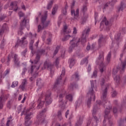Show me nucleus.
Segmentation results:
<instances>
[{
    "label": "nucleus",
    "mask_w": 126,
    "mask_h": 126,
    "mask_svg": "<svg viewBox=\"0 0 126 126\" xmlns=\"http://www.w3.org/2000/svg\"><path fill=\"white\" fill-rule=\"evenodd\" d=\"M45 68H47L48 70L50 71V74H54V66L51 65V63H48V62H45L44 64V67L42 68V70H44Z\"/></svg>",
    "instance_id": "14"
},
{
    "label": "nucleus",
    "mask_w": 126,
    "mask_h": 126,
    "mask_svg": "<svg viewBox=\"0 0 126 126\" xmlns=\"http://www.w3.org/2000/svg\"><path fill=\"white\" fill-rule=\"evenodd\" d=\"M98 123H99V120L98 118L96 116L94 117V119H93V126H97L98 125Z\"/></svg>",
    "instance_id": "26"
},
{
    "label": "nucleus",
    "mask_w": 126,
    "mask_h": 126,
    "mask_svg": "<svg viewBox=\"0 0 126 126\" xmlns=\"http://www.w3.org/2000/svg\"><path fill=\"white\" fill-rule=\"evenodd\" d=\"M45 49H39L36 52V56L35 59L33 62L34 64H37L38 62L40 61V59L41 58V56L42 55H44L45 54Z\"/></svg>",
    "instance_id": "12"
},
{
    "label": "nucleus",
    "mask_w": 126,
    "mask_h": 126,
    "mask_svg": "<svg viewBox=\"0 0 126 126\" xmlns=\"http://www.w3.org/2000/svg\"><path fill=\"white\" fill-rule=\"evenodd\" d=\"M90 32V29L89 28L86 29L82 33L81 39L78 38L77 37H73V39L70 41V46L69 48V53H71V52H72V49H74V48H75V47H77V46H78V44H79L80 42L82 43V44H84V43H86V38L88 37Z\"/></svg>",
    "instance_id": "1"
},
{
    "label": "nucleus",
    "mask_w": 126,
    "mask_h": 126,
    "mask_svg": "<svg viewBox=\"0 0 126 126\" xmlns=\"http://www.w3.org/2000/svg\"><path fill=\"white\" fill-rule=\"evenodd\" d=\"M29 111H30V109H28L26 111H25V110H23L21 113L22 116L23 115H26L25 123V126H29L32 124L30 120H31V116L32 115V113H29Z\"/></svg>",
    "instance_id": "8"
},
{
    "label": "nucleus",
    "mask_w": 126,
    "mask_h": 126,
    "mask_svg": "<svg viewBox=\"0 0 126 126\" xmlns=\"http://www.w3.org/2000/svg\"><path fill=\"white\" fill-rule=\"evenodd\" d=\"M114 81H115V84L117 86L120 85V76L117 75L114 77Z\"/></svg>",
    "instance_id": "29"
},
{
    "label": "nucleus",
    "mask_w": 126,
    "mask_h": 126,
    "mask_svg": "<svg viewBox=\"0 0 126 126\" xmlns=\"http://www.w3.org/2000/svg\"><path fill=\"white\" fill-rule=\"evenodd\" d=\"M26 71H27V68H26V67H25L23 69V71L22 72V75H25V72Z\"/></svg>",
    "instance_id": "52"
},
{
    "label": "nucleus",
    "mask_w": 126,
    "mask_h": 126,
    "mask_svg": "<svg viewBox=\"0 0 126 126\" xmlns=\"http://www.w3.org/2000/svg\"><path fill=\"white\" fill-rule=\"evenodd\" d=\"M87 18L85 16V15H83V17L81 18V24H84L85 22H86V19Z\"/></svg>",
    "instance_id": "38"
},
{
    "label": "nucleus",
    "mask_w": 126,
    "mask_h": 126,
    "mask_svg": "<svg viewBox=\"0 0 126 126\" xmlns=\"http://www.w3.org/2000/svg\"><path fill=\"white\" fill-rule=\"evenodd\" d=\"M112 57V52H109L107 55L106 58V63H107L105 64L103 63L104 62V52L100 51L99 52V55L98 58V59L96 60V64H98L100 66V68H99L100 72H103L106 69V66L108 65V63H110L111 61V57Z\"/></svg>",
    "instance_id": "3"
},
{
    "label": "nucleus",
    "mask_w": 126,
    "mask_h": 126,
    "mask_svg": "<svg viewBox=\"0 0 126 126\" xmlns=\"http://www.w3.org/2000/svg\"><path fill=\"white\" fill-rule=\"evenodd\" d=\"M91 87L90 88L88 95L90 96V97L88 98L87 104L88 107L90 108V105L91 104V100L93 98L94 101L95 100V94H94V89L95 91H97V82L96 80L91 81Z\"/></svg>",
    "instance_id": "4"
},
{
    "label": "nucleus",
    "mask_w": 126,
    "mask_h": 126,
    "mask_svg": "<svg viewBox=\"0 0 126 126\" xmlns=\"http://www.w3.org/2000/svg\"><path fill=\"white\" fill-rule=\"evenodd\" d=\"M122 41V37H121V33H118L115 36V40L112 41L111 48L115 47V49L119 48V43Z\"/></svg>",
    "instance_id": "10"
},
{
    "label": "nucleus",
    "mask_w": 126,
    "mask_h": 126,
    "mask_svg": "<svg viewBox=\"0 0 126 126\" xmlns=\"http://www.w3.org/2000/svg\"><path fill=\"white\" fill-rule=\"evenodd\" d=\"M26 37L24 36L21 38V40H18L17 43L15 45V47H17L19 46L23 48V47L25 46L27 44H28V42L26 40Z\"/></svg>",
    "instance_id": "13"
},
{
    "label": "nucleus",
    "mask_w": 126,
    "mask_h": 126,
    "mask_svg": "<svg viewBox=\"0 0 126 126\" xmlns=\"http://www.w3.org/2000/svg\"><path fill=\"white\" fill-rule=\"evenodd\" d=\"M73 96L71 94H68L66 96V99L69 100L70 102H72Z\"/></svg>",
    "instance_id": "40"
},
{
    "label": "nucleus",
    "mask_w": 126,
    "mask_h": 126,
    "mask_svg": "<svg viewBox=\"0 0 126 126\" xmlns=\"http://www.w3.org/2000/svg\"><path fill=\"white\" fill-rule=\"evenodd\" d=\"M84 63H88V60H87V58L84 59L81 62V64H84Z\"/></svg>",
    "instance_id": "43"
},
{
    "label": "nucleus",
    "mask_w": 126,
    "mask_h": 126,
    "mask_svg": "<svg viewBox=\"0 0 126 126\" xmlns=\"http://www.w3.org/2000/svg\"><path fill=\"white\" fill-rule=\"evenodd\" d=\"M44 103L45 102H44V101H40L37 106V109L39 110V109H41V108H42L43 106H44Z\"/></svg>",
    "instance_id": "35"
},
{
    "label": "nucleus",
    "mask_w": 126,
    "mask_h": 126,
    "mask_svg": "<svg viewBox=\"0 0 126 126\" xmlns=\"http://www.w3.org/2000/svg\"><path fill=\"white\" fill-rule=\"evenodd\" d=\"M112 109L111 107L108 106L106 108L104 111V118L105 119L103 120V126H106V119H108V115L110 114V112H111V109Z\"/></svg>",
    "instance_id": "18"
},
{
    "label": "nucleus",
    "mask_w": 126,
    "mask_h": 126,
    "mask_svg": "<svg viewBox=\"0 0 126 126\" xmlns=\"http://www.w3.org/2000/svg\"><path fill=\"white\" fill-rule=\"evenodd\" d=\"M108 92V91L107 90V88H105V90L103 91L102 93V96L101 97V99L103 101L102 102L101 100H97L96 103L98 104H96L94 105V109L93 110V116L94 117L95 115L96 114V113L98 112V110H99V108L98 107L100 106V105H104L105 103H107V93Z\"/></svg>",
    "instance_id": "5"
},
{
    "label": "nucleus",
    "mask_w": 126,
    "mask_h": 126,
    "mask_svg": "<svg viewBox=\"0 0 126 126\" xmlns=\"http://www.w3.org/2000/svg\"><path fill=\"white\" fill-rule=\"evenodd\" d=\"M71 15L74 16V19L76 20H79V9H77L76 11L74 10H71Z\"/></svg>",
    "instance_id": "19"
},
{
    "label": "nucleus",
    "mask_w": 126,
    "mask_h": 126,
    "mask_svg": "<svg viewBox=\"0 0 126 126\" xmlns=\"http://www.w3.org/2000/svg\"><path fill=\"white\" fill-rule=\"evenodd\" d=\"M39 66H37V65H32L31 68L30 73L32 74V77L30 78L31 81H33L37 76H38V70H39Z\"/></svg>",
    "instance_id": "9"
},
{
    "label": "nucleus",
    "mask_w": 126,
    "mask_h": 126,
    "mask_svg": "<svg viewBox=\"0 0 126 126\" xmlns=\"http://www.w3.org/2000/svg\"><path fill=\"white\" fill-rule=\"evenodd\" d=\"M123 124H124V120H120L119 122V126H121L122 125H123Z\"/></svg>",
    "instance_id": "61"
},
{
    "label": "nucleus",
    "mask_w": 126,
    "mask_h": 126,
    "mask_svg": "<svg viewBox=\"0 0 126 126\" xmlns=\"http://www.w3.org/2000/svg\"><path fill=\"white\" fill-rule=\"evenodd\" d=\"M125 50H126V47L124 48L122 53L120 55V61H122V59H123V57H124V54L126 53V52H125Z\"/></svg>",
    "instance_id": "49"
},
{
    "label": "nucleus",
    "mask_w": 126,
    "mask_h": 126,
    "mask_svg": "<svg viewBox=\"0 0 126 126\" xmlns=\"http://www.w3.org/2000/svg\"><path fill=\"white\" fill-rule=\"evenodd\" d=\"M46 33L47 32H46V31H44L43 32V34L42 36V38L43 40H45V39H46Z\"/></svg>",
    "instance_id": "56"
},
{
    "label": "nucleus",
    "mask_w": 126,
    "mask_h": 126,
    "mask_svg": "<svg viewBox=\"0 0 126 126\" xmlns=\"http://www.w3.org/2000/svg\"><path fill=\"white\" fill-rule=\"evenodd\" d=\"M126 8V5L124 3L121 2L120 6L118 7L119 11H123L124 10V8Z\"/></svg>",
    "instance_id": "32"
},
{
    "label": "nucleus",
    "mask_w": 126,
    "mask_h": 126,
    "mask_svg": "<svg viewBox=\"0 0 126 126\" xmlns=\"http://www.w3.org/2000/svg\"><path fill=\"white\" fill-rule=\"evenodd\" d=\"M113 113L114 114H117V113H118V109L117 107L113 108Z\"/></svg>",
    "instance_id": "59"
},
{
    "label": "nucleus",
    "mask_w": 126,
    "mask_h": 126,
    "mask_svg": "<svg viewBox=\"0 0 126 126\" xmlns=\"http://www.w3.org/2000/svg\"><path fill=\"white\" fill-rule=\"evenodd\" d=\"M105 44H106V40H105L103 35H100L98 40L99 47H103V46H105Z\"/></svg>",
    "instance_id": "20"
},
{
    "label": "nucleus",
    "mask_w": 126,
    "mask_h": 126,
    "mask_svg": "<svg viewBox=\"0 0 126 126\" xmlns=\"http://www.w3.org/2000/svg\"><path fill=\"white\" fill-rule=\"evenodd\" d=\"M11 9H13L14 11H17V9H18V7H17V4L15 2H11L10 4Z\"/></svg>",
    "instance_id": "24"
},
{
    "label": "nucleus",
    "mask_w": 126,
    "mask_h": 126,
    "mask_svg": "<svg viewBox=\"0 0 126 126\" xmlns=\"http://www.w3.org/2000/svg\"><path fill=\"white\" fill-rule=\"evenodd\" d=\"M3 107V104L2 103V97H0V109H1Z\"/></svg>",
    "instance_id": "50"
},
{
    "label": "nucleus",
    "mask_w": 126,
    "mask_h": 126,
    "mask_svg": "<svg viewBox=\"0 0 126 126\" xmlns=\"http://www.w3.org/2000/svg\"><path fill=\"white\" fill-rule=\"evenodd\" d=\"M22 109V107L21 106H19L18 107V113H20V112H21Z\"/></svg>",
    "instance_id": "63"
},
{
    "label": "nucleus",
    "mask_w": 126,
    "mask_h": 126,
    "mask_svg": "<svg viewBox=\"0 0 126 126\" xmlns=\"http://www.w3.org/2000/svg\"><path fill=\"white\" fill-rule=\"evenodd\" d=\"M59 62H60V58H57L55 61V64H56V67H58V66L60 63Z\"/></svg>",
    "instance_id": "47"
},
{
    "label": "nucleus",
    "mask_w": 126,
    "mask_h": 126,
    "mask_svg": "<svg viewBox=\"0 0 126 126\" xmlns=\"http://www.w3.org/2000/svg\"><path fill=\"white\" fill-rule=\"evenodd\" d=\"M91 71V66L89 64L88 66V71L89 72V71Z\"/></svg>",
    "instance_id": "64"
},
{
    "label": "nucleus",
    "mask_w": 126,
    "mask_h": 126,
    "mask_svg": "<svg viewBox=\"0 0 126 126\" xmlns=\"http://www.w3.org/2000/svg\"><path fill=\"white\" fill-rule=\"evenodd\" d=\"M97 77V71L94 70V72H93L92 77Z\"/></svg>",
    "instance_id": "55"
},
{
    "label": "nucleus",
    "mask_w": 126,
    "mask_h": 126,
    "mask_svg": "<svg viewBox=\"0 0 126 126\" xmlns=\"http://www.w3.org/2000/svg\"><path fill=\"white\" fill-rule=\"evenodd\" d=\"M12 119V117L10 116L9 118H8V121H7L6 126H9V123L11 122L12 120H11Z\"/></svg>",
    "instance_id": "45"
},
{
    "label": "nucleus",
    "mask_w": 126,
    "mask_h": 126,
    "mask_svg": "<svg viewBox=\"0 0 126 126\" xmlns=\"http://www.w3.org/2000/svg\"><path fill=\"white\" fill-rule=\"evenodd\" d=\"M81 103H82V101H81V99H79L78 100H77V101H76L75 102V108H77L78 107H79V106H80V105H81Z\"/></svg>",
    "instance_id": "36"
},
{
    "label": "nucleus",
    "mask_w": 126,
    "mask_h": 126,
    "mask_svg": "<svg viewBox=\"0 0 126 126\" xmlns=\"http://www.w3.org/2000/svg\"><path fill=\"white\" fill-rule=\"evenodd\" d=\"M8 73H9V69H7L3 73V78H4V77H5V76H6V75H7V74H8Z\"/></svg>",
    "instance_id": "46"
},
{
    "label": "nucleus",
    "mask_w": 126,
    "mask_h": 126,
    "mask_svg": "<svg viewBox=\"0 0 126 126\" xmlns=\"http://www.w3.org/2000/svg\"><path fill=\"white\" fill-rule=\"evenodd\" d=\"M69 67L71 68L74 64L75 63V60L73 59H71L69 60Z\"/></svg>",
    "instance_id": "30"
},
{
    "label": "nucleus",
    "mask_w": 126,
    "mask_h": 126,
    "mask_svg": "<svg viewBox=\"0 0 126 126\" xmlns=\"http://www.w3.org/2000/svg\"><path fill=\"white\" fill-rule=\"evenodd\" d=\"M67 6H65V8L63 9L62 10V12L64 14H66V9H67Z\"/></svg>",
    "instance_id": "53"
},
{
    "label": "nucleus",
    "mask_w": 126,
    "mask_h": 126,
    "mask_svg": "<svg viewBox=\"0 0 126 126\" xmlns=\"http://www.w3.org/2000/svg\"><path fill=\"white\" fill-rule=\"evenodd\" d=\"M104 23L105 26H106L107 31H109V30H110V28L112 26V23L109 22V21L107 20L106 17H104L102 21L100 23V27H103V24H104Z\"/></svg>",
    "instance_id": "16"
},
{
    "label": "nucleus",
    "mask_w": 126,
    "mask_h": 126,
    "mask_svg": "<svg viewBox=\"0 0 126 126\" xmlns=\"http://www.w3.org/2000/svg\"><path fill=\"white\" fill-rule=\"evenodd\" d=\"M27 83V80L26 79L23 80L21 85L20 86V88L22 89L23 91H24V89H25V85Z\"/></svg>",
    "instance_id": "27"
},
{
    "label": "nucleus",
    "mask_w": 126,
    "mask_h": 126,
    "mask_svg": "<svg viewBox=\"0 0 126 126\" xmlns=\"http://www.w3.org/2000/svg\"><path fill=\"white\" fill-rule=\"evenodd\" d=\"M70 37H71V36H70V35H66L64 37V38H63L62 39V41L63 42L67 41V40H68V39H69L70 38Z\"/></svg>",
    "instance_id": "39"
},
{
    "label": "nucleus",
    "mask_w": 126,
    "mask_h": 126,
    "mask_svg": "<svg viewBox=\"0 0 126 126\" xmlns=\"http://www.w3.org/2000/svg\"><path fill=\"white\" fill-rule=\"evenodd\" d=\"M19 16L20 17H23V16H24V14L22 12H19Z\"/></svg>",
    "instance_id": "60"
},
{
    "label": "nucleus",
    "mask_w": 126,
    "mask_h": 126,
    "mask_svg": "<svg viewBox=\"0 0 126 126\" xmlns=\"http://www.w3.org/2000/svg\"><path fill=\"white\" fill-rule=\"evenodd\" d=\"M64 74H65V70H64V68H63L62 71V73L60 77L58 78L56 80L54 87V89L55 90L58 89L57 90V97H59V103H60V106H63V104L64 103V102L63 101V98L65 96L66 94V92H65V90H60V89H59V88L58 87H59L60 80H62V78H63V76H64Z\"/></svg>",
    "instance_id": "2"
},
{
    "label": "nucleus",
    "mask_w": 126,
    "mask_h": 126,
    "mask_svg": "<svg viewBox=\"0 0 126 126\" xmlns=\"http://www.w3.org/2000/svg\"><path fill=\"white\" fill-rule=\"evenodd\" d=\"M82 122H83V117L81 116L79 118V121L76 124V126H81L82 125Z\"/></svg>",
    "instance_id": "31"
},
{
    "label": "nucleus",
    "mask_w": 126,
    "mask_h": 126,
    "mask_svg": "<svg viewBox=\"0 0 126 126\" xmlns=\"http://www.w3.org/2000/svg\"><path fill=\"white\" fill-rule=\"evenodd\" d=\"M81 11L84 13V12H86V11H87V6H86V5H83L82 6L81 8Z\"/></svg>",
    "instance_id": "37"
},
{
    "label": "nucleus",
    "mask_w": 126,
    "mask_h": 126,
    "mask_svg": "<svg viewBox=\"0 0 126 126\" xmlns=\"http://www.w3.org/2000/svg\"><path fill=\"white\" fill-rule=\"evenodd\" d=\"M45 112H47V109L46 108L40 112L39 114L37 117L40 124H44V123H45V116L44 115V113H45Z\"/></svg>",
    "instance_id": "15"
},
{
    "label": "nucleus",
    "mask_w": 126,
    "mask_h": 126,
    "mask_svg": "<svg viewBox=\"0 0 126 126\" xmlns=\"http://www.w3.org/2000/svg\"><path fill=\"white\" fill-rule=\"evenodd\" d=\"M36 85L40 88H42L44 86V82L41 79H38L36 81Z\"/></svg>",
    "instance_id": "23"
},
{
    "label": "nucleus",
    "mask_w": 126,
    "mask_h": 126,
    "mask_svg": "<svg viewBox=\"0 0 126 126\" xmlns=\"http://www.w3.org/2000/svg\"><path fill=\"white\" fill-rule=\"evenodd\" d=\"M51 93H50L49 94H47L45 95V105L46 106L50 105V104H51L52 102H53V99H52V97H51Z\"/></svg>",
    "instance_id": "17"
},
{
    "label": "nucleus",
    "mask_w": 126,
    "mask_h": 126,
    "mask_svg": "<svg viewBox=\"0 0 126 126\" xmlns=\"http://www.w3.org/2000/svg\"><path fill=\"white\" fill-rule=\"evenodd\" d=\"M4 30H8V27L7 26V25H6L5 24H4L2 27V29L0 30V35H1V34H3L4 32Z\"/></svg>",
    "instance_id": "25"
},
{
    "label": "nucleus",
    "mask_w": 126,
    "mask_h": 126,
    "mask_svg": "<svg viewBox=\"0 0 126 126\" xmlns=\"http://www.w3.org/2000/svg\"><path fill=\"white\" fill-rule=\"evenodd\" d=\"M36 36H37V34L35 33L34 34H32V32H30L29 34V37L31 39V41L30 42V45H33L34 43V39L36 38Z\"/></svg>",
    "instance_id": "22"
},
{
    "label": "nucleus",
    "mask_w": 126,
    "mask_h": 126,
    "mask_svg": "<svg viewBox=\"0 0 126 126\" xmlns=\"http://www.w3.org/2000/svg\"><path fill=\"white\" fill-rule=\"evenodd\" d=\"M54 3V1H51L47 5V9H51L52 6H53V4Z\"/></svg>",
    "instance_id": "41"
},
{
    "label": "nucleus",
    "mask_w": 126,
    "mask_h": 126,
    "mask_svg": "<svg viewBox=\"0 0 126 126\" xmlns=\"http://www.w3.org/2000/svg\"><path fill=\"white\" fill-rule=\"evenodd\" d=\"M58 5H55L54 7H53V8L52 9V14L53 15H55L56 14V13L57 12V11L58 10Z\"/></svg>",
    "instance_id": "34"
},
{
    "label": "nucleus",
    "mask_w": 126,
    "mask_h": 126,
    "mask_svg": "<svg viewBox=\"0 0 126 126\" xmlns=\"http://www.w3.org/2000/svg\"><path fill=\"white\" fill-rule=\"evenodd\" d=\"M126 61L122 63V64L119 65L118 67L116 68H114L112 71L113 74H117L118 73V71L120 70L121 72H124L125 71V69H126Z\"/></svg>",
    "instance_id": "11"
},
{
    "label": "nucleus",
    "mask_w": 126,
    "mask_h": 126,
    "mask_svg": "<svg viewBox=\"0 0 126 126\" xmlns=\"http://www.w3.org/2000/svg\"><path fill=\"white\" fill-rule=\"evenodd\" d=\"M17 85H18V82L14 81L13 82L11 86V87H12V88H14V87H16V86H17Z\"/></svg>",
    "instance_id": "44"
},
{
    "label": "nucleus",
    "mask_w": 126,
    "mask_h": 126,
    "mask_svg": "<svg viewBox=\"0 0 126 126\" xmlns=\"http://www.w3.org/2000/svg\"><path fill=\"white\" fill-rule=\"evenodd\" d=\"M117 94H118V93H117L116 91H113L112 92V96L113 97H116V96H117Z\"/></svg>",
    "instance_id": "51"
},
{
    "label": "nucleus",
    "mask_w": 126,
    "mask_h": 126,
    "mask_svg": "<svg viewBox=\"0 0 126 126\" xmlns=\"http://www.w3.org/2000/svg\"><path fill=\"white\" fill-rule=\"evenodd\" d=\"M71 32L70 30L67 29V27L66 26H64L63 27V33L64 34H69Z\"/></svg>",
    "instance_id": "33"
},
{
    "label": "nucleus",
    "mask_w": 126,
    "mask_h": 126,
    "mask_svg": "<svg viewBox=\"0 0 126 126\" xmlns=\"http://www.w3.org/2000/svg\"><path fill=\"white\" fill-rule=\"evenodd\" d=\"M6 17V16L3 15L2 16H0V22L4 20V19Z\"/></svg>",
    "instance_id": "54"
},
{
    "label": "nucleus",
    "mask_w": 126,
    "mask_h": 126,
    "mask_svg": "<svg viewBox=\"0 0 126 126\" xmlns=\"http://www.w3.org/2000/svg\"><path fill=\"white\" fill-rule=\"evenodd\" d=\"M72 78L73 79H74V80H75L76 81L79 80V74H78V73H75V74H73L72 76Z\"/></svg>",
    "instance_id": "28"
},
{
    "label": "nucleus",
    "mask_w": 126,
    "mask_h": 126,
    "mask_svg": "<svg viewBox=\"0 0 126 126\" xmlns=\"http://www.w3.org/2000/svg\"><path fill=\"white\" fill-rule=\"evenodd\" d=\"M47 20V14L45 13L44 16H42L41 18V24L38 26L37 32H40V31H42L43 29H45V28H47L50 24V21Z\"/></svg>",
    "instance_id": "6"
},
{
    "label": "nucleus",
    "mask_w": 126,
    "mask_h": 126,
    "mask_svg": "<svg viewBox=\"0 0 126 126\" xmlns=\"http://www.w3.org/2000/svg\"><path fill=\"white\" fill-rule=\"evenodd\" d=\"M62 112H63L62 110H60L58 112V117L60 120V121L63 120V117L62 116Z\"/></svg>",
    "instance_id": "42"
},
{
    "label": "nucleus",
    "mask_w": 126,
    "mask_h": 126,
    "mask_svg": "<svg viewBox=\"0 0 126 126\" xmlns=\"http://www.w3.org/2000/svg\"><path fill=\"white\" fill-rule=\"evenodd\" d=\"M25 25H26V19L25 18L24 19V20L22 21V22L21 23V27L20 28L21 31L18 32L19 35H22L23 34V32H22V30L24 29V27H25Z\"/></svg>",
    "instance_id": "21"
},
{
    "label": "nucleus",
    "mask_w": 126,
    "mask_h": 126,
    "mask_svg": "<svg viewBox=\"0 0 126 126\" xmlns=\"http://www.w3.org/2000/svg\"><path fill=\"white\" fill-rule=\"evenodd\" d=\"M59 50H60V47L57 46L54 51V56H56L57 55V54H58V52H59Z\"/></svg>",
    "instance_id": "48"
},
{
    "label": "nucleus",
    "mask_w": 126,
    "mask_h": 126,
    "mask_svg": "<svg viewBox=\"0 0 126 126\" xmlns=\"http://www.w3.org/2000/svg\"><path fill=\"white\" fill-rule=\"evenodd\" d=\"M11 59H13L14 64L17 67L20 66V62L19 61V59H18V56L17 55L14 54L13 52H11L8 57L7 63H9Z\"/></svg>",
    "instance_id": "7"
},
{
    "label": "nucleus",
    "mask_w": 126,
    "mask_h": 126,
    "mask_svg": "<svg viewBox=\"0 0 126 126\" xmlns=\"http://www.w3.org/2000/svg\"><path fill=\"white\" fill-rule=\"evenodd\" d=\"M73 34H76L77 33V30L76 29V28H73Z\"/></svg>",
    "instance_id": "62"
},
{
    "label": "nucleus",
    "mask_w": 126,
    "mask_h": 126,
    "mask_svg": "<svg viewBox=\"0 0 126 126\" xmlns=\"http://www.w3.org/2000/svg\"><path fill=\"white\" fill-rule=\"evenodd\" d=\"M3 47H4V42L3 41H1V43L0 45V48L1 49H3Z\"/></svg>",
    "instance_id": "58"
},
{
    "label": "nucleus",
    "mask_w": 126,
    "mask_h": 126,
    "mask_svg": "<svg viewBox=\"0 0 126 126\" xmlns=\"http://www.w3.org/2000/svg\"><path fill=\"white\" fill-rule=\"evenodd\" d=\"M26 53H27V49H25V50L22 53V56L24 57H25V55H26Z\"/></svg>",
    "instance_id": "57"
}]
</instances>
